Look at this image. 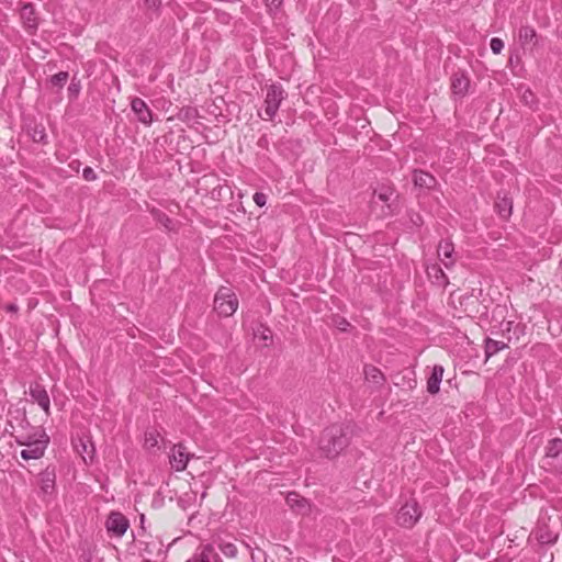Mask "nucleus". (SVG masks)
Instances as JSON below:
<instances>
[{
  "mask_svg": "<svg viewBox=\"0 0 562 562\" xmlns=\"http://www.w3.org/2000/svg\"><path fill=\"white\" fill-rule=\"evenodd\" d=\"M29 393L33 402L37 403L38 406L45 412V414L49 416L50 400L45 386L37 382L31 383Z\"/></svg>",
  "mask_w": 562,
  "mask_h": 562,
  "instance_id": "1a4fd4ad",
  "label": "nucleus"
},
{
  "mask_svg": "<svg viewBox=\"0 0 562 562\" xmlns=\"http://www.w3.org/2000/svg\"><path fill=\"white\" fill-rule=\"evenodd\" d=\"M106 529L116 537H122L130 527L128 519L119 512H112L106 520Z\"/></svg>",
  "mask_w": 562,
  "mask_h": 562,
  "instance_id": "9d476101",
  "label": "nucleus"
},
{
  "mask_svg": "<svg viewBox=\"0 0 562 562\" xmlns=\"http://www.w3.org/2000/svg\"><path fill=\"white\" fill-rule=\"evenodd\" d=\"M364 375H366V379L375 384V385H381L383 384L384 382V375L383 373L381 372L380 369L373 367V366H366L364 367Z\"/></svg>",
  "mask_w": 562,
  "mask_h": 562,
  "instance_id": "412c9836",
  "label": "nucleus"
},
{
  "mask_svg": "<svg viewBox=\"0 0 562 562\" xmlns=\"http://www.w3.org/2000/svg\"><path fill=\"white\" fill-rule=\"evenodd\" d=\"M285 502L293 510L299 514L305 515L310 512L311 505L308 501L302 497L296 492H291L286 495Z\"/></svg>",
  "mask_w": 562,
  "mask_h": 562,
  "instance_id": "ddd939ff",
  "label": "nucleus"
},
{
  "mask_svg": "<svg viewBox=\"0 0 562 562\" xmlns=\"http://www.w3.org/2000/svg\"><path fill=\"white\" fill-rule=\"evenodd\" d=\"M238 307L236 294L229 289L222 286L214 297V311L221 316L233 315Z\"/></svg>",
  "mask_w": 562,
  "mask_h": 562,
  "instance_id": "7ed1b4c3",
  "label": "nucleus"
},
{
  "mask_svg": "<svg viewBox=\"0 0 562 562\" xmlns=\"http://www.w3.org/2000/svg\"><path fill=\"white\" fill-rule=\"evenodd\" d=\"M422 510L416 501L405 503L396 515V521L400 526L412 528L420 518Z\"/></svg>",
  "mask_w": 562,
  "mask_h": 562,
  "instance_id": "423d86ee",
  "label": "nucleus"
},
{
  "mask_svg": "<svg viewBox=\"0 0 562 562\" xmlns=\"http://www.w3.org/2000/svg\"><path fill=\"white\" fill-rule=\"evenodd\" d=\"M192 457L193 454L190 453L187 450V447L183 446L182 443L173 445L168 454L169 463L171 468L177 472L184 471L187 469L189 460Z\"/></svg>",
  "mask_w": 562,
  "mask_h": 562,
  "instance_id": "0eeeda50",
  "label": "nucleus"
},
{
  "mask_svg": "<svg viewBox=\"0 0 562 562\" xmlns=\"http://www.w3.org/2000/svg\"><path fill=\"white\" fill-rule=\"evenodd\" d=\"M443 367L436 364L434 366L431 373L427 380V391L430 394H437L440 390V383L442 381Z\"/></svg>",
  "mask_w": 562,
  "mask_h": 562,
  "instance_id": "f3484780",
  "label": "nucleus"
},
{
  "mask_svg": "<svg viewBox=\"0 0 562 562\" xmlns=\"http://www.w3.org/2000/svg\"><path fill=\"white\" fill-rule=\"evenodd\" d=\"M252 200L258 206L262 207L267 203V195L262 192H256L252 196Z\"/></svg>",
  "mask_w": 562,
  "mask_h": 562,
  "instance_id": "f704fd0d",
  "label": "nucleus"
},
{
  "mask_svg": "<svg viewBox=\"0 0 562 562\" xmlns=\"http://www.w3.org/2000/svg\"><path fill=\"white\" fill-rule=\"evenodd\" d=\"M146 9L158 11L161 7V0H144Z\"/></svg>",
  "mask_w": 562,
  "mask_h": 562,
  "instance_id": "c9c22d12",
  "label": "nucleus"
},
{
  "mask_svg": "<svg viewBox=\"0 0 562 562\" xmlns=\"http://www.w3.org/2000/svg\"><path fill=\"white\" fill-rule=\"evenodd\" d=\"M413 180L416 187L431 188L436 183V179L428 172L422 170H415Z\"/></svg>",
  "mask_w": 562,
  "mask_h": 562,
  "instance_id": "6ab92c4d",
  "label": "nucleus"
},
{
  "mask_svg": "<svg viewBox=\"0 0 562 562\" xmlns=\"http://www.w3.org/2000/svg\"><path fill=\"white\" fill-rule=\"evenodd\" d=\"M200 561H201V562H212V561L210 560V558H207V557H204V559H202V560H200Z\"/></svg>",
  "mask_w": 562,
  "mask_h": 562,
  "instance_id": "a19ab883",
  "label": "nucleus"
},
{
  "mask_svg": "<svg viewBox=\"0 0 562 562\" xmlns=\"http://www.w3.org/2000/svg\"><path fill=\"white\" fill-rule=\"evenodd\" d=\"M438 257L446 268H451L454 265V246L450 240H441L437 248Z\"/></svg>",
  "mask_w": 562,
  "mask_h": 562,
  "instance_id": "4468645a",
  "label": "nucleus"
},
{
  "mask_svg": "<svg viewBox=\"0 0 562 562\" xmlns=\"http://www.w3.org/2000/svg\"><path fill=\"white\" fill-rule=\"evenodd\" d=\"M495 210L503 220H508L513 211V200L507 195H498L495 202Z\"/></svg>",
  "mask_w": 562,
  "mask_h": 562,
  "instance_id": "a211bd4d",
  "label": "nucleus"
},
{
  "mask_svg": "<svg viewBox=\"0 0 562 562\" xmlns=\"http://www.w3.org/2000/svg\"><path fill=\"white\" fill-rule=\"evenodd\" d=\"M18 310H19L18 305H16V304H13V303H12V304H8V305L5 306V311H7V312H10V313L18 312Z\"/></svg>",
  "mask_w": 562,
  "mask_h": 562,
  "instance_id": "e433bc0d",
  "label": "nucleus"
},
{
  "mask_svg": "<svg viewBox=\"0 0 562 562\" xmlns=\"http://www.w3.org/2000/svg\"><path fill=\"white\" fill-rule=\"evenodd\" d=\"M82 177L87 181H94L97 180V173L91 167H86L82 170Z\"/></svg>",
  "mask_w": 562,
  "mask_h": 562,
  "instance_id": "72a5a7b5",
  "label": "nucleus"
},
{
  "mask_svg": "<svg viewBox=\"0 0 562 562\" xmlns=\"http://www.w3.org/2000/svg\"><path fill=\"white\" fill-rule=\"evenodd\" d=\"M533 536L536 540L540 544H554L558 540V533L552 531L547 525H538L536 530L533 531Z\"/></svg>",
  "mask_w": 562,
  "mask_h": 562,
  "instance_id": "dca6fc26",
  "label": "nucleus"
},
{
  "mask_svg": "<svg viewBox=\"0 0 562 562\" xmlns=\"http://www.w3.org/2000/svg\"><path fill=\"white\" fill-rule=\"evenodd\" d=\"M204 557H207V558H212V557H217L216 553L214 552V548L212 544H205L202 547V550H201V554H200V560L204 559Z\"/></svg>",
  "mask_w": 562,
  "mask_h": 562,
  "instance_id": "473e14b6",
  "label": "nucleus"
},
{
  "mask_svg": "<svg viewBox=\"0 0 562 562\" xmlns=\"http://www.w3.org/2000/svg\"><path fill=\"white\" fill-rule=\"evenodd\" d=\"M20 15L27 30L35 31L37 29V18L32 3H24L21 8Z\"/></svg>",
  "mask_w": 562,
  "mask_h": 562,
  "instance_id": "2eb2a0df",
  "label": "nucleus"
},
{
  "mask_svg": "<svg viewBox=\"0 0 562 562\" xmlns=\"http://www.w3.org/2000/svg\"><path fill=\"white\" fill-rule=\"evenodd\" d=\"M263 1L268 9V12L273 15L280 11L281 5L283 3V0H263Z\"/></svg>",
  "mask_w": 562,
  "mask_h": 562,
  "instance_id": "bb28decb",
  "label": "nucleus"
},
{
  "mask_svg": "<svg viewBox=\"0 0 562 562\" xmlns=\"http://www.w3.org/2000/svg\"><path fill=\"white\" fill-rule=\"evenodd\" d=\"M512 325H513V322H507V323L505 324V328H504L503 330H507V331H509V330H510V328H512Z\"/></svg>",
  "mask_w": 562,
  "mask_h": 562,
  "instance_id": "58836bf2",
  "label": "nucleus"
},
{
  "mask_svg": "<svg viewBox=\"0 0 562 562\" xmlns=\"http://www.w3.org/2000/svg\"><path fill=\"white\" fill-rule=\"evenodd\" d=\"M470 78L464 70L454 71L450 78V88L454 98H464L470 89Z\"/></svg>",
  "mask_w": 562,
  "mask_h": 562,
  "instance_id": "6e6552de",
  "label": "nucleus"
},
{
  "mask_svg": "<svg viewBox=\"0 0 562 562\" xmlns=\"http://www.w3.org/2000/svg\"><path fill=\"white\" fill-rule=\"evenodd\" d=\"M432 269L435 270L436 272V278H438V276L440 274L442 278H445V273L443 271L441 270L440 267H437V266H434Z\"/></svg>",
  "mask_w": 562,
  "mask_h": 562,
  "instance_id": "4c0bfd02",
  "label": "nucleus"
},
{
  "mask_svg": "<svg viewBox=\"0 0 562 562\" xmlns=\"http://www.w3.org/2000/svg\"><path fill=\"white\" fill-rule=\"evenodd\" d=\"M351 437L350 425L333 424L322 431L318 448L324 457L335 459L350 445Z\"/></svg>",
  "mask_w": 562,
  "mask_h": 562,
  "instance_id": "f257e3e1",
  "label": "nucleus"
},
{
  "mask_svg": "<svg viewBox=\"0 0 562 562\" xmlns=\"http://www.w3.org/2000/svg\"><path fill=\"white\" fill-rule=\"evenodd\" d=\"M518 42L524 49L532 50L539 44V35L530 25H522L518 30Z\"/></svg>",
  "mask_w": 562,
  "mask_h": 562,
  "instance_id": "9b49d317",
  "label": "nucleus"
},
{
  "mask_svg": "<svg viewBox=\"0 0 562 562\" xmlns=\"http://www.w3.org/2000/svg\"><path fill=\"white\" fill-rule=\"evenodd\" d=\"M218 547L222 553L228 558H235L237 555V548L232 542H221Z\"/></svg>",
  "mask_w": 562,
  "mask_h": 562,
  "instance_id": "a878e982",
  "label": "nucleus"
},
{
  "mask_svg": "<svg viewBox=\"0 0 562 562\" xmlns=\"http://www.w3.org/2000/svg\"><path fill=\"white\" fill-rule=\"evenodd\" d=\"M286 98V92L280 83H272L267 88L265 98V113L268 120H273L282 101Z\"/></svg>",
  "mask_w": 562,
  "mask_h": 562,
  "instance_id": "39448f33",
  "label": "nucleus"
},
{
  "mask_svg": "<svg viewBox=\"0 0 562 562\" xmlns=\"http://www.w3.org/2000/svg\"><path fill=\"white\" fill-rule=\"evenodd\" d=\"M15 441L19 446L25 447L20 453L23 460H37L44 456L49 443V436L44 428L38 427L33 432L18 436Z\"/></svg>",
  "mask_w": 562,
  "mask_h": 562,
  "instance_id": "f03ea898",
  "label": "nucleus"
},
{
  "mask_svg": "<svg viewBox=\"0 0 562 562\" xmlns=\"http://www.w3.org/2000/svg\"><path fill=\"white\" fill-rule=\"evenodd\" d=\"M69 78L67 71H59L49 78V82L54 87L63 88Z\"/></svg>",
  "mask_w": 562,
  "mask_h": 562,
  "instance_id": "393cba45",
  "label": "nucleus"
},
{
  "mask_svg": "<svg viewBox=\"0 0 562 562\" xmlns=\"http://www.w3.org/2000/svg\"><path fill=\"white\" fill-rule=\"evenodd\" d=\"M562 453V439L553 438L549 440L548 445L544 448V456L542 458L541 467L548 471L553 473H562V464H558V458Z\"/></svg>",
  "mask_w": 562,
  "mask_h": 562,
  "instance_id": "20e7f679",
  "label": "nucleus"
},
{
  "mask_svg": "<svg viewBox=\"0 0 562 562\" xmlns=\"http://www.w3.org/2000/svg\"><path fill=\"white\" fill-rule=\"evenodd\" d=\"M32 138L36 143H45L46 140V133L43 126L40 128L36 126L33 131Z\"/></svg>",
  "mask_w": 562,
  "mask_h": 562,
  "instance_id": "c756f323",
  "label": "nucleus"
},
{
  "mask_svg": "<svg viewBox=\"0 0 562 562\" xmlns=\"http://www.w3.org/2000/svg\"><path fill=\"white\" fill-rule=\"evenodd\" d=\"M334 323L335 326L341 331H347L348 327L350 326V323L345 317L341 316H336L334 318Z\"/></svg>",
  "mask_w": 562,
  "mask_h": 562,
  "instance_id": "2f4dec72",
  "label": "nucleus"
},
{
  "mask_svg": "<svg viewBox=\"0 0 562 562\" xmlns=\"http://www.w3.org/2000/svg\"><path fill=\"white\" fill-rule=\"evenodd\" d=\"M81 90V83L79 80H76V78L71 79L70 85L68 86V93L69 97L72 99H76Z\"/></svg>",
  "mask_w": 562,
  "mask_h": 562,
  "instance_id": "cd10ccee",
  "label": "nucleus"
},
{
  "mask_svg": "<svg viewBox=\"0 0 562 562\" xmlns=\"http://www.w3.org/2000/svg\"><path fill=\"white\" fill-rule=\"evenodd\" d=\"M290 562H308V561H307V560H305V559H301V558H299V559H296V561H290Z\"/></svg>",
  "mask_w": 562,
  "mask_h": 562,
  "instance_id": "ea45409f",
  "label": "nucleus"
},
{
  "mask_svg": "<svg viewBox=\"0 0 562 562\" xmlns=\"http://www.w3.org/2000/svg\"><path fill=\"white\" fill-rule=\"evenodd\" d=\"M144 448L150 452L159 449V434L156 430H147L145 432Z\"/></svg>",
  "mask_w": 562,
  "mask_h": 562,
  "instance_id": "b1692460",
  "label": "nucleus"
},
{
  "mask_svg": "<svg viewBox=\"0 0 562 562\" xmlns=\"http://www.w3.org/2000/svg\"><path fill=\"white\" fill-rule=\"evenodd\" d=\"M151 215L154 220L162 225L167 231L170 232L175 229L173 221L165 212L160 210H153Z\"/></svg>",
  "mask_w": 562,
  "mask_h": 562,
  "instance_id": "4be33fe9",
  "label": "nucleus"
},
{
  "mask_svg": "<svg viewBox=\"0 0 562 562\" xmlns=\"http://www.w3.org/2000/svg\"><path fill=\"white\" fill-rule=\"evenodd\" d=\"M507 347H508L507 344H505L503 341L486 338L485 339V356H486V358H490Z\"/></svg>",
  "mask_w": 562,
  "mask_h": 562,
  "instance_id": "5701e85b",
  "label": "nucleus"
},
{
  "mask_svg": "<svg viewBox=\"0 0 562 562\" xmlns=\"http://www.w3.org/2000/svg\"><path fill=\"white\" fill-rule=\"evenodd\" d=\"M376 194H378L379 200L387 203L389 201H391L392 196L394 195V191L390 188H381Z\"/></svg>",
  "mask_w": 562,
  "mask_h": 562,
  "instance_id": "c85d7f7f",
  "label": "nucleus"
},
{
  "mask_svg": "<svg viewBox=\"0 0 562 562\" xmlns=\"http://www.w3.org/2000/svg\"><path fill=\"white\" fill-rule=\"evenodd\" d=\"M41 491L50 495L55 491V474L48 471L41 473Z\"/></svg>",
  "mask_w": 562,
  "mask_h": 562,
  "instance_id": "aec40b11",
  "label": "nucleus"
},
{
  "mask_svg": "<svg viewBox=\"0 0 562 562\" xmlns=\"http://www.w3.org/2000/svg\"><path fill=\"white\" fill-rule=\"evenodd\" d=\"M490 47L494 54H499L504 48V42L498 37H493L490 42Z\"/></svg>",
  "mask_w": 562,
  "mask_h": 562,
  "instance_id": "7c9ffc66",
  "label": "nucleus"
},
{
  "mask_svg": "<svg viewBox=\"0 0 562 562\" xmlns=\"http://www.w3.org/2000/svg\"><path fill=\"white\" fill-rule=\"evenodd\" d=\"M131 106L139 122L146 125H149L153 122L151 111L143 99L134 98Z\"/></svg>",
  "mask_w": 562,
  "mask_h": 562,
  "instance_id": "f8f14e48",
  "label": "nucleus"
}]
</instances>
